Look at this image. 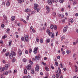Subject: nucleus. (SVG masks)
Here are the masks:
<instances>
[{"label": "nucleus", "mask_w": 78, "mask_h": 78, "mask_svg": "<svg viewBox=\"0 0 78 78\" xmlns=\"http://www.w3.org/2000/svg\"><path fill=\"white\" fill-rule=\"evenodd\" d=\"M21 40L22 41H24V42H28L29 41V38H28V35H27L26 37H21Z\"/></svg>", "instance_id": "nucleus-1"}, {"label": "nucleus", "mask_w": 78, "mask_h": 78, "mask_svg": "<svg viewBox=\"0 0 78 78\" xmlns=\"http://www.w3.org/2000/svg\"><path fill=\"white\" fill-rule=\"evenodd\" d=\"M39 49L38 47H35L34 49V54H36L37 53V50Z\"/></svg>", "instance_id": "nucleus-2"}, {"label": "nucleus", "mask_w": 78, "mask_h": 78, "mask_svg": "<svg viewBox=\"0 0 78 78\" xmlns=\"http://www.w3.org/2000/svg\"><path fill=\"white\" fill-rule=\"evenodd\" d=\"M26 68L27 69V70H31V65H28L27 66Z\"/></svg>", "instance_id": "nucleus-3"}, {"label": "nucleus", "mask_w": 78, "mask_h": 78, "mask_svg": "<svg viewBox=\"0 0 78 78\" xmlns=\"http://www.w3.org/2000/svg\"><path fill=\"white\" fill-rule=\"evenodd\" d=\"M34 9L35 10H36L37 9V7L39 6V5L37 4H34Z\"/></svg>", "instance_id": "nucleus-4"}, {"label": "nucleus", "mask_w": 78, "mask_h": 78, "mask_svg": "<svg viewBox=\"0 0 78 78\" xmlns=\"http://www.w3.org/2000/svg\"><path fill=\"white\" fill-rule=\"evenodd\" d=\"M46 32L49 36H51L52 33L51 32H50V30L49 29H47Z\"/></svg>", "instance_id": "nucleus-5"}, {"label": "nucleus", "mask_w": 78, "mask_h": 78, "mask_svg": "<svg viewBox=\"0 0 78 78\" xmlns=\"http://www.w3.org/2000/svg\"><path fill=\"white\" fill-rule=\"evenodd\" d=\"M35 70V71H37V72H39V66L36 65Z\"/></svg>", "instance_id": "nucleus-6"}, {"label": "nucleus", "mask_w": 78, "mask_h": 78, "mask_svg": "<svg viewBox=\"0 0 78 78\" xmlns=\"http://www.w3.org/2000/svg\"><path fill=\"white\" fill-rule=\"evenodd\" d=\"M10 54H11V55L13 56H16V53L14 51H12L11 52V53Z\"/></svg>", "instance_id": "nucleus-7"}, {"label": "nucleus", "mask_w": 78, "mask_h": 78, "mask_svg": "<svg viewBox=\"0 0 78 78\" xmlns=\"http://www.w3.org/2000/svg\"><path fill=\"white\" fill-rule=\"evenodd\" d=\"M67 30V27H65L63 30V31L64 32V33H66V31Z\"/></svg>", "instance_id": "nucleus-8"}, {"label": "nucleus", "mask_w": 78, "mask_h": 78, "mask_svg": "<svg viewBox=\"0 0 78 78\" xmlns=\"http://www.w3.org/2000/svg\"><path fill=\"white\" fill-rule=\"evenodd\" d=\"M40 58H41L40 55H38V56H35V58L37 60H39Z\"/></svg>", "instance_id": "nucleus-9"}, {"label": "nucleus", "mask_w": 78, "mask_h": 78, "mask_svg": "<svg viewBox=\"0 0 78 78\" xmlns=\"http://www.w3.org/2000/svg\"><path fill=\"white\" fill-rule=\"evenodd\" d=\"M18 51H19L18 53H19V55H20V56H21L22 55V51H21L20 49H19Z\"/></svg>", "instance_id": "nucleus-10"}, {"label": "nucleus", "mask_w": 78, "mask_h": 78, "mask_svg": "<svg viewBox=\"0 0 78 78\" xmlns=\"http://www.w3.org/2000/svg\"><path fill=\"white\" fill-rule=\"evenodd\" d=\"M48 3L49 5H51V4H52V2L50 0H48Z\"/></svg>", "instance_id": "nucleus-11"}, {"label": "nucleus", "mask_w": 78, "mask_h": 78, "mask_svg": "<svg viewBox=\"0 0 78 78\" xmlns=\"http://www.w3.org/2000/svg\"><path fill=\"white\" fill-rule=\"evenodd\" d=\"M24 1V0H19V1H18V2L19 3L21 4V3H22V2H23Z\"/></svg>", "instance_id": "nucleus-12"}, {"label": "nucleus", "mask_w": 78, "mask_h": 78, "mask_svg": "<svg viewBox=\"0 0 78 78\" xmlns=\"http://www.w3.org/2000/svg\"><path fill=\"white\" fill-rule=\"evenodd\" d=\"M46 8L47 10L48 11V12H50V8H49V7L47 6L46 7Z\"/></svg>", "instance_id": "nucleus-13"}, {"label": "nucleus", "mask_w": 78, "mask_h": 78, "mask_svg": "<svg viewBox=\"0 0 78 78\" xmlns=\"http://www.w3.org/2000/svg\"><path fill=\"white\" fill-rule=\"evenodd\" d=\"M15 16H12L11 18V20H12V21L14 20H15Z\"/></svg>", "instance_id": "nucleus-14"}, {"label": "nucleus", "mask_w": 78, "mask_h": 78, "mask_svg": "<svg viewBox=\"0 0 78 78\" xmlns=\"http://www.w3.org/2000/svg\"><path fill=\"white\" fill-rule=\"evenodd\" d=\"M75 67H76V69H75V72H78V67L76 66H75Z\"/></svg>", "instance_id": "nucleus-15"}, {"label": "nucleus", "mask_w": 78, "mask_h": 78, "mask_svg": "<svg viewBox=\"0 0 78 78\" xmlns=\"http://www.w3.org/2000/svg\"><path fill=\"white\" fill-rule=\"evenodd\" d=\"M54 27V25L53 24H51L50 26V28L51 30H53Z\"/></svg>", "instance_id": "nucleus-16"}, {"label": "nucleus", "mask_w": 78, "mask_h": 78, "mask_svg": "<svg viewBox=\"0 0 78 78\" xmlns=\"http://www.w3.org/2000/svg\"><path fill=\"white\" fill-rule=\"evenodd\" d=\"M4 17V20H7V17L6 16H5V15L3 16Z\"/></svg>", "instance_id": "nucleus-17"}, {"label": "nucleus", "mask_w": 78, "mask_h": 78, "mask_svg": "<svg viewBox=\"0 0 78 78\" xmlns=\"http://www.w3.org/2000/svg\"><path fill=\"white\" fill-rule=\"evenodd\" d=\"M13 56H14L13 55H12L10 53V55H9V57L10 59H12L13 58Z\"/></svg>", "instance_id": "nucleus-18"}, {"label": "nucleus", "mask_w": 78, "mask_h": 78, "mask_svg": "<svg viewBox=\"0 0 78 78\" xmlns=\"http://www.w3.org/2000/svg\"><path fill=\"white\" fill-rule=\"evenodd\" d=\"M31 73L33 75H34V70H33V69H31Z\"/></svg>", "instance_id": "nucleus-19"}, {"label": "nucleus", "mask_w": 78, "mask_h": 78, "mask_svg": "<svg viewBox=\"0 0 78 78\" xmlns=\"http://www.w3.org/2000/svg\"><path fill=\"white\" fill-rule=\"evenodd\" d=\"M29 62L30 64L31 65H33V62H32V61H31V60L30 59L29 60Z\"/></svg>", "instance_id": "nucleus-20"}, {"label": "nucleus", "mask_w": 78, "mask_h": 78, "mask_svg": "<svg viewBox=\"0 0 78 78\" xmlns=\"http://www.w3.org/2000/svg\"><path fill=\"white\" fill-rule=\"evenodd\" d=\"M45 70H46V71L48 72V71H49V68L47 67V66H46L45 67Z\"/></svg>", "instance_id": "nucleus-21"}, {"label": "nucleus", "mask_w": 78, "mask_h": 78, "mask_svg": "<svg viewBox=\"0 0 78 78\" xmlns=\"http://www.w3.org/2000/svg\"><path fill=\"white\" fill-rule=\"evenodd\" d=\"M54 29L55 30L57 29V27H56V25H54Z\"/></svg>", "instance_id": "nucleus-22"}, {"label": "nucleus", "mask_w": 78, "mask_h": 78, "mask_svg": "<svg viewBox=\"0 0 78 78\" xmlns=\"http://www.w3.org/2000/svg\"><path fill=\"white\" fill-rule=\"evenodd\" d=\"M73 5L75 6L76 4V1H74L73 2Z\"/></svg>", "instance_id": "nucleus-23"}, {"label": "nucleus", "mask_w": 78, "mask_h": 78, "mask_svg": "<svg viewBox=\"0 0 78 78\" xmlns=\"http://www.w3.org/2000/svg\"><path fill=\"white\" fill-rule=\"evenodd\" d=\"M55 64L56 66H57V67L59 65L58 64V62H55Z\"/></svg>", "instance_id": "nucleus-24"}, {"label": "nucleus", "mask_w": 78, "mask_h": 78, "mask_svg": "<svg viewBox=\"0 0 78 78\" xmlns=\"http://www.w3.org/2000/svg\"><path fill=\"white\" fill-rule=\"evenodd\" d=\"M5 68L6 69H7L8 68V64H6L5 65Z\"/></svg>", "instance_id": "nucleus-25"}, {"label": "nucleus", "mask_w": 78, "mask_h": 78, "mask_svg": "<svg viewBox=\"0 0 78 78\" xmlns=\"http://www.w3.org/2000/svg\"><path fill=\"white\" fill-rule=\"evenodd\" d=\"M30 14H28L26 18L27 20H29V17H30Z\"/></svg>", "instance_id": "nucleus-26"}, {"label": "nucleus", "mask_w": 78, "mask_h": 78, "mask_svg": "<svg viewBox=\"0 0 78 78\" xmlns=\"http://www.w3.org/2000/svg\"><path fill=\"white\" fill-rule=\"evenodd\" d=\"M26 12H30V10L29 9H25Z\"/></svg>", "instance_id": "nucleus-27"}, {"label": "nucleus", "mask_w": 78, "mask_h": 78, "mask_svg": "<svg viewBox=\"0 0 78 78\" xmlns=\"http://www.w3.org/2000/svg\"><path fill=\"white\" fill-rule=\"evenodd\" d=\"M27 60L26 58H24L23 59V61L24 62H27Z\"/></svg>", "instance_id": "nucleus-28"}, {"label": "nucleus", "mask_w": 78, "mask_h": 78, "mask_svg": "<svg viewBox=\"0 0 78 78\" xmlns=\"http://www.w3.org/2000/svg\"><path fill=\"white\" fill-rule=\"evenodd\" d=\"M41 64L43 65L44 66H46V63H44V62H42L41 63Z\"/></svg>", "instance_id": "nucleus-29"}, {"label": "nucleus", "mask_w": 78, "mask_h": 78, "mask_svg": "<svg viewBox=\"0 0 78 78\" xmlns=\"http://www.w3.org/2000/svg\"><path fill=\"white\" fill-rule=\"evenodd\" d=\"M12 44V43H11V41H9V47H11V46Z\"/></svg>", "instance_id": "nucleus-30"}, {"label": "nucleus", "mask_w": 78, "mask_h": 78, "mask_svg": "<svg viewBox=\"0 0 78 78\" xmlns=\"http://www.w3.org/2000/svg\"><path fill=\"white\" fill-rule=\"evenodd\" d=\"M10 30V29H9V28H8L6 30V31L7 33H9V31Z\"/></svg>", "instance_id": "nucleus-31"}, {"label": "nucleus", "mask_w": 78, "mask_h": 78, "mask_svg": "<svg viewBox=\"0 0 78 78\" xmlns=\"http://www.w3.org/2000/svg\"><path fill=\"white\" fill-rule=\"evenodd\" d=\"M50 38H49L48 39H47L46 40V42L48 44V43H49V42H50Z\"/></svg>", "instance_id": "nucleus-32"}, {"label": "nucleus", "mask_w": 78, "mask_h": 78, "mask_svg": "<svg viewBox=\"0 0 78 78\" xmlns=\"http://www.w3.org/2000/svg\"><path fill=\"white\" fill-rule=\"evenodd\" d=\"M58 70L59 73L60 74H61V69H60V68L59 67L58 68Z\"/></svg>", "instance_id": "nucleus-33"}, {"label": "nucleus", "mask_w": 78, "mask_h": 78, "mask_svg": "<svg viewBox=\"0 0 78 78\" xmlns=\"http://www.w3.org/2000/svg\"><path fill=\"white\" fill-rule=\"evenodd\" d=\"M9 1H7L6 3L7 6H9Z\"/></svg>", "instance_id": "nucleus-34"}, {"label": "nucleus", "mask_w": 78, "mask_h": 78, "mask_svg": "<svg viewBox=\"0 0 78 78\" xmlns=\"http://www.w3.org/2000/svg\"><path fill=\"white\" fill-rule=\"evenodd\" d=\"M69 22H71V23H73V20L72 19H71L69 20Z\"/></svg>", "instance_id": "nucleus-35"}, {"label": "nucleus", "mask_w": 78, "mask_h": 78, "mask_svg": "<svg viewBox=\"0 0 78 78\" xmlns=\"http://www.w3.org/2000/svg\"><path fill=\"white\" fill-rule=\"evenodd\" d=\"M12 62H16V58H13L12 60Z\"/></svg>", "instance_id": "nucleus-36"}, {"label": "nucleus", "mask_w": 78, "mask_h": 78, "mask_svg": "<svg viewBox=\"0 0 78 78\" xmlns=\"http://www.w3.org/2000/svg\"><path fill=\"white\" fill-rule=\"evenodd\" d=\"M56 76L58 78V77H59V73H57V74L56 75Z\"/></svg>", "instance_id": "nucleus-37"}, {"label": "nucleus", "mask_w": 78, "mask_h": 78, "mask_svg": "<svg viewBox=\"0 0 78 78\" xmlns=\"http://www.w3.org/2000/svg\"><path fill=\"white\" fill-rule=\"evenodd\" d=\"M6 37H7V36H6V35H4V36H3L2 37V39H5V38H6Z\"/></svg>", "instance_id": "nucleus-38"}, {"label": "nucleus", "mask_w": 78, "mask_h": 78, "mask_svg": "<svg viewBox=\"0 0 78 78\" xmlns=\"http://www.w3.org/2000/svg\"><path fill=\"white\" fill-rule=\"evenodd\" d=\"M36 39L37 42H39V39L38 38V37H36Z\"/></svg>", "instance_id": "nucleus-39"}, {"label": "nucleus", "mask_w": 78, "mask_h": 78, "mask_svg": "<svg viewBox=\"0 0 78 78\" xmlns=\"http://www.w3.org/2000/svg\"><path fill=\"white\" fill-rule=\"evenodd\" d=\"M24 73L25 74H27V69H25L24 70Z\"/></svg>", "instance_id": "nucleus-40"}, {"label": "nucleus", "mask_w": 78, "mask_h": 78, "mask_svg": "<svg viewBox=\"0 0 78 78\" xmlns=\"http://www.w3.org/2000/svg\"><path fill=\"white\" fill-rule=\"evenodd\" d=\"M5 55L6 56H9V52L6 53H5Z\"/></svg>", "instance_id": "nucleus-41"}, {"label": "nucleus", "mask_w": 78, "mask_h": 78, "mask_svg": "<svg viewBox=\"0 0 78 78\" xmlns=\"http://www.w3.org/2000/svg\"><path fill=\"white\" fill-rule=\"evenodd\" d=\"M64 39H65L64 37L62 36L61 37V41H62V40Z\"/></svg>", "instance_id": "nucleus-42"}, {"label": "nucleus", "mask_w": 78, "mask_h": 78, "mask_svg": "<svg viewBox=\"0 0 78 78\" xmlns=\"http://www.w3.org/2000/svg\"><path fill=\"white\" fill-rule=\"evenodd\" d=\"M54 37H55V34H52L51 36V38H53Z\"/></svg>", "instance_id": "nucleus-43"}, {"label": "nucleus", "mask_w": 78, "mask_h": 78, "mask_svg": "<svg viewBox=\"0 0 78 78\" xmlns=\"http://www.w3.org/2000/svg\"><path fill=\"white\" fill-rule=\"evenodd\" d=\"M59 2H60V3H63L64 0H59Z\"/></svg>", "instance_id": "nucleus-44"}, {"label": "nucleus", "mask_w": 78, "mask_h": 78, "mask_svg": "<svg viewBox=\"0 0 78 78\" xmlns=\"http://www.w3.org/2000/svg\"><path fill=\"white\" fill-rule=\"evenodd\" d=\"M40 42H41V43H42V42H43V39H41L40 40Z\"/></svg>", "instance_id": "nucleus-45"}, {"label": "nucleus", "mask_w": 78, "mask_h": 78, "mask_svg": "<svg viewBox=\"0 0 78 78\" xmlns=\"http://www.w3.org/2000/svg\"><path fill=\"white\" fill-rule=\"evenodd\" d=\"M4 73L5 74V75H8V71H5Z\"/></svg>", "instance_id": "nucleus-46"}, {"label": "nucleus", "mask_w": 78, "mask_h": 78, "mask_svg": "<svg viewBox=\"0 0 78 78\" xmlns=\"http://www.w3.org/2000/svg\"><path fill=\"white\" fill-rule=\"evenodd\" d=\"M32 51V49H30L29 50V52L30 53H31Z\"/></svg>", "instance_id": "nucleus-47"}, {"label": "nucleus", "mask_w": 78, "mask_h": 78, "mask_svg": "<svg viewBox=\"0 0 78 78\" xmlns=\"http://www.w3.org/2000/svg\"><path fill=\"white\" fill-rule=\"evenodd\" d=\"M78 43V42H73V44L75 45L76 44Z\"/></svg>", "instance_id": "nucleus-48"}, {"label": "nucleus", "mask_w": 78, "mask_h": 78, "mask_svg": "<svg viewBox=\"0 0 78 78\" xmlns=\"http://www.w3.org/2000/svg\"><path fill=\"white\" fill-rule=\"evenodd\" d=\"M36 12V11H33L31 12V14H34Z\"/></svg>", "instance_id": "nucleus-49"}, {"label": "nucleus", "mask_w": 78, "mask_h": 78, "mask_svg": "<svg viewBox=\"0 0 78 78\" xmlns=\"http://www.w3.org/2000/svg\"><path fill=\"white\" fill-rule=\"evenodd\" d=\"M1 27L2 28L5 27V25L3 24H2L1 26Z\"/></svg>", "instance_id": "nucleus-50"}, {"label": "nucleus", "mask_w": 78, "mask_h": 78, "mask_svg": "<svg viewBox=\"0 0 78 78\" xmlns=\"http://www.w3.org/2000/svg\"><path fill=\"white\" fill-rule=\"evenodd\" d=\"M25 53L26 54H28V50H26L25 51Z\"/></svg>", "instance_id": "nucleus-51"}, {"label": "nucleus", "mask_w": 78, "mask_h": 78, "mask_svg": "<svg viewBox=\"0 0 78 78\" xmlns=\"http://www.w3.org/2000/svg\"><path fill=\"white\" fill-rule=\"evenodd\" d=\"M60 17H61V18H63V17H64V15L61 14Z\"/></svg>", "instance_id": "nucleus-52"}, {"label": "nucleus", "mask_w": 78, "mask_h": 78, "mask_svg": "<svg viewBox=\"0 0 78 78\" xmlns=\"http://www.w3.org/2000/svg\"><path fill=\"white\" fill-rule=\"evenodd\" d=\"M66 53L67 55H69V50H67V51H66Z\"/></svg>", "instance_id": "nucleus-53"}, {"label": "nucleus", "mask_w": 78, "mask_h": 78, "mask_svg": "<svg viewBox=\"0 0 78 78\" xmlns=\"http://www.w3.org/2000/svg\"><path fill=\"white\" fill-rule=\"evenodd\" d=\"M5 67L2 68V71H4V70H5Z\"/></svg>", "instance_id": "nucleus-54"}, {"label": "nucleus", "mask_w": 78, "mask_h": 78, "mask_svg": "<svg viewBox=\"0 0 78 78\" xmlns=\"http://www.w3.org/2000/svg\"><path fill=\"white\" fill-rule=\"evenodd\" d=\"M32 61H35V58H33L32 60Z\"/></svg>", "instance_id": "nucleus-55"}, {"label": "nucleus", "mask_w": 78, "mask_h": 78, "mask_svg": "<svg viewBox=\"0 0 78 78\" xmlns=\"http://www.w3.org/2000/svg\"><path fill=\"white\" fill-rule=\"evenodd\" d=\"M60 58H61V57H60V56H58L57 57V59H60Z\"/></svg>", "instance_id": "nucleus-56"}, {"label": "nucleus", "mask_w": 78, "mask_h": 78, "mask_svg": "<svg viewBox=\"0 0 78 78\" xmlns=\"http://www.w3.org/2000/svg\"><path fill=\"white\" fill-rule=\"evenodd\" d=\"M2 62L4 64H5L6 63V62H5V60H3L2 61Z\"/></svg>", "instance_id": "nucleus-57"}, {"label": "nucleus", "mask_w": 78, "mask_h": 78, "mask_svg": "<svg viewBox=\"0 0 78 78\" xmlns=\"http://www.w3.org/2000/svg\"><path fill=\"white\" fill-rule=\"evenodd\" d=\"M53 15H54V16H55L56 15V13L55 12H54L53 13Z\"/></svg>", "instance_id": "nucleus-58"}, {"label": "nucleus", "mask_w": 78, "mask_h": 78, "mask_svg": "<svg viewBox=\"0 0 78 78\" xmlns=\"http://www.w3.org/2000/svg\"><path fill=\"white\" fill-rule=\"evenodd\" d=\"M17 25H18V26H19V27H20V23H18Z\"/></svg>", "instance_id": "nucleus-59"}, {"label": "nucleus", "mask_w": 78, "mask_h": 78, "mask_svg": "<svg viewBox=\"0 0 78 78\" xmlns=\"http://www.w3.org/2000/svg\"><path fill=\"white\" fill-rule=\"evenodd\" d=\"M65 51H63L62 52V54H63V55H65Z\"/></svg>", "instance_id": "nucleus-60"}, {"label": "nucleus", "mask_w": 78, "mask_h": 78, "mask_svg": "<svg viewBox=\"0 0 78 78\" xmlns=\"http://www.w3.org/2000/svg\"><path fill=\"white\" fill-rule=\"evenodd\" d=\"M28 78H31V77L30 76H27Z\"/></svg>", "instance_id": "nucleus-61"}, {"label": "nucleus", "mask_w": 78, "mask_h": 78, "mask_svg": "<svg viewBox=\"0 0 78 78\" xmlns=\"http://www.w3.org/2000/svg\"><path fill=\"white\" fill-rule=\"evenodd\" d=\"M61 15L59 13H58V16H59V17H61Z\"/></svg>", "instance_id": "nucleus-62"}, {"label": "nucleus", "mask_w": 78, "mask_h": 78, "mask_svg": "<svg viewBox=\"0 0 78 78\" xmlns=\"http://www.w3.org/2000/svg\"><path fill=\"white\" fill-rule=\"evenodd\" d=\"M47 59V57H45L44 58V60H46V59Z\"/></svg>", "instance_id": "nucleus-63"}, {"label": "nucleus", "mask_w": 78, "mask_h": 78, "mask_svg": "<svg viewBox=\"0 0 78 78\" xmlns=\"http://www.w3.org/2000/svg\"><path fill=\"white\" fill-rule=\"evenodd\" d=\"M78 16V13H76L75 14V16L76 17H77V16Z\"/></svg>", "instance_id": "nucleus-64"}]
</instances>
